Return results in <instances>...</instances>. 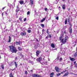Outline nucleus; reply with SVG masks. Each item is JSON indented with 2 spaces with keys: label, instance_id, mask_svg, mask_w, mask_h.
Wrapping results in <instances>:
<instances>
[{
  "label": "nucleus",
  "instance_id": "nucleus-1",
  "mask_svg": "<svg viewBox=\"0 0 77 77\" xmlns=\"http://www.w3.org/2000/svg\"><path fill=\"white\" fill-rule=\"evenodd\" d=\"M9 48L11 52L13 53H17V52L18 50L16 49V48L13 45L9 46Z\"/></svg>",
  "mask_w": 77,
  "mask_h": 77
},
{
  "label": "nucleus",
  "instance_id": "nucleus-2",
  "mask_svg": "<svg viewBox=\"0 0 77 77\" xmlns=\"http://www.w3.org/2000/svg\"><path fill=\"white\" fill-rule=\"evenodd\" d=\"M69 39V37L68 36H66L65 37L64 40L63 41V44H65L66 42V41Z\"/></svg>",
  "mask_w": 77,
  "mask_h": 77
},
{
  "label": "nucleus",
  "instance_id": "nucleus-3",
  "mask_svg": "<svg viewBox=\"0 0 77 77\" xmlns=\"http://www.w3.org/2000/svg\"><path fill=\"white\" fill-rule=\"evenodd\" d=\"M42 57H40L38 58L36 60L37 61V62H41V61H42Z\"/></svg>",
  "mask_w": 77,
  "mask_h": 77
},
{
  "label": "nucleus",
  "instance_id": "nucleus-4",
  "mask_svg": "<svg viewBox=\"0 0 77 77\" xmlns=\"http://www.w3.org/2000/svg\"><path fill=\"white\" fill-rule=\"evenodd\" d=\"M32 76L33 77H41V76L40 75H38L36 74H34Z\"/></svg>",
  "mask_w": 77,
  "mask_h": 77
},
{
  "label": "nucleus",
  "instance_id": "nucleus-5",
  "mask_svg": "<svg viewBox=\"0 0 77 77\" xmlns=\"http://www.w3.org/2000/svg\"><path fill=\"white\" fill-rule=\"evenodd\" d=\"M63 38V37L61 36L59 37V39L60 41H61V43H63V41H64V39L63 38Z\"/></svg>",
  "mask_w": 77,
  "mask_h": 77
},
{
  "label": "nucleus",
  "instance_id": "nucleus-6",
  "mask_svg": "<svg viewBox=\"0 0 77 77\" xmlns=\"http://www.w3.org/2000/svg\"><path fill=\"white\" fill-rule=\"evenodd\" d=\"M41 53V51H37L36 52V56L38 57L39 55V54Z\"/></svg>",
  "mask_w": 77,
  "mask_h": 77
},
{
  "label": "nucleus",
  "instance_id": "nucleus-7",
  "mask_svg": "<svg viewBox=\"0 0 77 77\" xmlns=\"http://www.w3.org/2000/svg\"><path fill=\"white\" fill-rule=\"evenodd\" d=\"M55 69L57 72H59V69L57 66H56L55 68Z\"/></svg>",
  "mask_w": 77,
  "mask_h": 77
},
{
  "label": "nucleus",
  "instance_id": "nucleus-8",
  "mask_svg": "<svg viewBox=\"0 0 77 77\" xmlns=\"http://www.w3.org/2000/svg\"><path fill=\"white\" fill-rule=\"evenodd\" d=\"M20 34L22 36H26V35H27V33H26V32H21L20 33Z\"/></svg>",
  "mask_w": 77,
  "mask_h": 77
},
{
  "label": "nucleus",
  "instance_id": "nucleus-9",
  "mask_svg": "<svg viewBox=\"0 0 77 77\" xmlns=\"http://www.w3.org/2000/svg\"><path fill=\"white\" fill-rule=\"evenodd\" d=\"M20 11V8H19V7H18V6H17V9L16 10V12H18V11Z\"/></svg>",
  "mask_w": 77,
  "mask_h": 77
},
{
  "label": "nucleus",
  "instance_id": "nucleus-10",
  "mask_svg": "<svg viewBox=\"0 0 77 77\" xmlns=\"http://www.w3.org/2000/svg\"><path fill=\"white\" fill-rule=\"evenodd\" d=\"M41 64H42L43 65H47V62H43L42 63H40Z\"/></svg>",
  "mask_w": 77,
  "mask_h": 77
},
{
  "label": "nucleus",
  "instance_id": "nucleus-11",
  "mask_svg": "<svg viewBox=\"0 0 77 77\" xmlns=\"http://www.w3.org/2000/svg\"><path fill=\"white\" fill-rule=\"evenodd\" d=\"M70 60H71V61H72V62H74V61H75V59L74 58L70 57Z\"/></svg>",
  "mask_w": 77,
  "mask_h": 77
},
{
  "label": "nucleus",
  "instance_id": "nucleus-12",
  "mask_svg": "<svg viewBox=\"0 0 77 77\" xmlns=\"http://www.w3.org/2000/svg\"><path fill=\"white\" fill-rule=\"evenodd\" d=\"M9 40L8 41V42H11V40H12V38L10 36H9Z\"/></svg>",
  "mask_w": 77,
  "mask_h": 77
},
{
  "label": "nucleus",
  "instance_id": "nucleus-13",
  "mask_svg": "<svg viewBox=\"0 0 77 77\" xmlns=\"http://www.w3.org/2000/svg\"><path fill=\"white\" fill-rule=\"evenodd\" d=\"M17 49L19 51H22V50H23V49L21 47H18Z\"/></svg>",
  "mask_w": 77,
  "mask_h": 77
},
{
  "label": "nucleus",
  "instance_id": "nucleus-14",
  "mask_svg": "<svg viewBox=\"0 0 77 77\" xmlns=\"http://www.w3.org/2000/svg\"><path fill=\"white\" fill-rule=\"evenodd\" d=\"M5 15H7V11H5L4 12L2 13V17H3V15H5Z\"/></svg>",
  "mask_w": 77,
  "mask_h": 77
},
{
  "label": "nucleus",
  "instance_id": "nucleus-15",
  "mask_svg": "<svg viewBox=\"0 0 77 77\" xmlns=\"http://www.w3.org/2000/svg\"><path fill=\"white\" fill-rule=\"evenodd\" d=\"M46 19V17H45V18H43V19H42V20L40 22L41 23H43V22L44 21H45Z\"/></svg>",
  "mask_w": 77,
  "mask_h": 77
},
{
  "label": "nucleus",
  "instance_id": "nucleus-16",
  "mask_svg": "<svg viewBox=\"0 0 77 77\" xmlns=\"http://www.w3.org/2000/svg\"><path fill=\"white\" fill-rule=\"evenodd\" d=\"M51 46L52 47V48H55V45L53 43H51Z\"/></svg>",
  "mask_w": 77,
  "mask_h": 77
},
{
  "label": "nucleus",
  "instance_id": "nucleus-17",
  "mask_svg": "<svg viewBox=\"0 0 77 77\" xmlns=\"http://www.w3.org/2000/svg\"><path fill=\"white\" fill-rule=\"evenodd\" d=\"M69 33H70V34H71L72 32V28H69Z\"/></svg>",
  "mask_w": 77,
  "mask_h": 77
},
{
  "label": "nucleus",
  "instance_id": "nucleus-18",
  "mask_svg": "<svg viewBox=\"0 0 77 77\" xmlns=\"http://www.w3.org/2000/svg\"><path fill=\"white\" fill-rule=\"evenodd\" d=\"M16 45H20V41L16 42Z\"/></svg>",
  "mask_w": 77,
  "mask_h": 77
},
{
  "label": "nucleus",
  "instance_id": "nucleus-19",
  "mask_svg": "<svg viewBox=\"0 0 77 77\" xmlns=\"http://www.w3.org/2000/svg\"><path fill=\"white\" fill-rule=\"evenodd\" d=\"M68 74H69V72H67L65 73L64 74V75H63V77H65V76H67V75H68Z\"/></svg>",
  "mask_w": 77,
  "mask_h": 77
},
{
  "label": "nucleus",
  "instance_id": "nucleus-20",
  "mask_svg": "<svg viewBox=\"0 0 77 77\" xmlns=\"http://www.w3.org/2000/svg\"><path fill=\"white\" fill-rule=\"evenodd\" d=\"M19 3L21 5H23L24 3V1H19Z\"/></svg>",
  "mask_w": 77,
  "mask_h": 77
},
{
  "label": "nucleus",
  "instance_id": "nucleus-21",
  "mask_svg": "<svg viewBox=\"0 0 77 77\" xmlns=\"http://www.w3.org/2000/svg\"><path fill=\"white\" fill-rule=\"evenodd\" d=\"M30 2L31 3V5H33V0H30Z\"/></svg>",
  "mask_w": 77,
  "mask_h": 77
},
{
  "label": "nucleus",
  "instance_id": "nucleus-22",
  "mask_svg": "<svg viewBox=\"0 0 77 77\" xmlns=\"http://www.w3.org/2000/svg\"><path fill=\"white\" fill-rule=\"evenodd\" d=\"M9 77H14L13 75H12V72H11L9 75Z\"/></svg>",
  "mask_w": 77,
  "mask_h": 77
},
{
  "label": "nucleus",
  "instance_id": "nucleus-23",
  "mask_svg": "<svg viewBox=\"0 0 77 77\" xmlns=\"http://www.w3.org/2000/svg\"><path fill=\"white\" fill-rule=\"evenodd\" d=\"M73 56L74 57H77V52H75V53L74 54Z\"/></svg>",
  "mask_w": 77,
  "mask_h": 77
},
{
  "label": "nucleus",
  "instance_id": "nucleus-24",
  "mask_svg": "<svg viewBox=\"0 0 77 77\" xmlns=\"http://www.w3.org/2000/svg\"><path fill=\"white\" fill-rule=\"evenodd\" d=\"M41 26L42 27V28H44V27L45 26V25L43 24H40Z\"/></svg>",
  "mask_w": 77,
  "mask_h": 77
},
{
  "label": "nucleus",
  "instance_id": "nucleus-25",
  "mask_svg": "<svg viewBox=\"0 0 77 77\" xmlns=\"http://www.w3.org/2000/svg\"><path fill=\"white\" fill-rule=\"evenodd\" d=\"M62 8L63 9H65V5H63Z\"/></svg>",
  "mask_w": 77,
  "mask_h": 77
},
{
  "label": "nucleus",
  "instance_id": "nucleus-26",
  "mask_svg": "<svg viewBox=\"0 0 77 77\" xmlns=\"http://www.w3.org/2000/svg\"><path fill=\"white\" fill-rule=\"evenodd\" d=\"M14 63L15 64V66L16 68H17V62H16V61L14 62Z\"/></svg>",
  "mask_w": 77,
  "mask_h": 77
},
{
  "label": "nucleus",
  "instance_id": "nucleus-27",
  "mask_svg": "<svg viewBox=\"0 0 77 77\" xmlns=\"http://www.w3.org/2000/svg\"><path fill=\"white\" fill-rule=\"evenodd\" d=\"M69 25H70V26L69 28H72V24H71V23H69Z\"/></svg>",
  "mask_w": 77,
  "mask_h": 77
},
{
  "label": "nucleus",
  "instance_id": "nucleus-28",
  "mask_svg": "<svg viewBox=\"0 0 77 77\" xmlns=\"http://www.w3.org/2000/svg\"><path fill=\"white\" fill-rule=\"evenodd\" d=\"M67 21L69 23H70V18L69 17L68 18Z\"/></svg>",
  "mask_w": 77,
  "mask_h": 77
},
{
  "label": "nucleus",
  "instance_id": "nucleus-29",
  "mask_svg": "<svg viewBox=\"0 0 77 77\" xmlns=\"http://www.w3.org/2000/svg\"><path fill=\"white\" fill-rule=\"evenodd\" d=\"M1 67L2 69H4V68H5V67H4V65H1Z\"/></svg>",
  "mask_w": 77,
  "mask_h": 77
},
{
  "label": "nucleus",
  "instance_id": "nucleus-30",
  "mask_svg": "<svg viewBox=\"0 0 77 77\" xmlns=\"http://www.w3.org/2000/svg\"><path fill=\"white\" fill-rule=\"evenodd\" d=\"M48 30H49V29H47V30H46V33H47V34L48 35H49V33H48L49 32H48Z\"/></svg>",
  "mask_w": 77,
  "mask_h": 77
},
{
  "label": "nucleus",
  "instance_id": "nucleus-31",
  "mask_svg": "<svg viewBox=\"0 0 77 77\" xmlns=\"http://www.w3.org/2000/svg\"><path fill=\"white\" fill-rule=\"evenodd\" d=\"M19 20L20 21V22H22V18L21 17H19Z\"/></svg>",
  "mask_w": 77,
  "mask_h": 77
},
{
  "label": "nucleus",
  "instance_id": "nucleus-32",
  "mask_svg": "<svg viewBox=\"0 0 77 77\" xmlns=\"http://www.w3.org/2000/svg\"><path fill=\"white\" fill-rule=\"evenodd\" d=\"M54 72H52L51 73L50 75H52V76H53V75H54Z\"/></svg>",
  "mask_w": 77,
  "mask_h": 77
},
{
  "label": "nucleus",
  "instance_id": "nucleus-33",
  "mask_svg": "<svg viewBox=\"0 0 77 77\" xmlns=\"http://www.w3.org/2000/svg\"><path fill=\"white\" fill-rule=\"evenodd\" d=\"M25 74H26V75H27V74H28V72H27V71L25 70Z\"/></svg>",
  "mask_w": 77,
  "mask_h": 77
},
{
  "label": "nucleus",
  "instance_id": "nucleus-34",
  "mask_svg": "<svg viewBox=\"0 0 77 77\" xmlns=\"http://www.w3.org/2000/svg\"><path fill=\"white\" fill-rule=\"evenodd\" d=\"M61 75V73H58L57 74V76H59V75Z\"/></svg>",
  "mask_w": 77,
  "mask_h": 77
},
{
  "label": "nucleus",
  "instance_id": "nucleus-35",
  "mask_svg": "<svg viewBox=\"0 0 77 77\" xmlns=\"http://www.w3.org/2000/svg\"><path fill=\"white\" fill-rule=\"evenodd\" d=\"M67 24V19H66L65 21V24Z\"/></svg>",
  "mask_w": 77,
  "mask_h": 77
},
{
  "label": "nucleus",
  "instance_id": "nucleus-36",
  "mask_svg": "<svg viewBox=\"0 0 77 77\" xmlns=\"http://www.w3.org/2000/svg\"><path fill=\"white\" fill-rule=\"evenodd\" d=\"M63 60V59H62V57H61L60 60H59L60 62H61V61H62V60Z\"/></svg>",
  "mask_w": 77,
  "mask_h": 77
},
{
  "label": "nucleus",
  "instance_id": "nucleus-37",
  "mask_svg": "<svg viewBox=\"0 0 77 77\" xmlns=\"http://www.w3.org/2000/svg\"><path fill=\"white\" fill-rule=\"evenodd\" d=\"M27 32L28 33H30L31 32V30L29 29V30H28Z\"/></svg>",
  "mask_w": 77,
  "mask_h": 77
},
{
  "label": "nucleus",
  "instance_id": "nucleus-38",
  "mask_svg": "<svg viewBox=\"0 0 77 77\" xmlns=\"http://www.w3.org/2000/svg\"><path fill=\"white\" fill-rule=\"evenodd\" d=\"M45 11H48V9L47 8H45Z\"/></svg>",
  "mask_w": 77,
  "mask_h": 77
},
{
  "label": "nucleus",
  "instance_id": "nucleus-39",
  "mask_svg": "<svg viewBox=\"0 0 77 77\" xmlns=\"http://www.w3.org/2000/svg\"><path fill=\"white\" fill-rule=\"evenodd\" d=\"M27 15H29L30 14V11H28V12H27Z\"/></svg>",
  "mask_w": 77,
  "mask_h": 77
},
{
  "label": "nucleus",
  "instance_id": "nucleus-40",
  "mask_svg": "<svg viewBox=\"0 0 77 77\" xmlns=\"http://www.w3.org/2000/svg\"><path fill=\"white\" fill-rule=\"evenodd\" d=\"M56 19L57 20H59V17L57 16L56 18Z\"/></svg>",
  "mask_w": 77,
  "mask_h": 77
},
{
  "label": "nucleus",
  "instance_id": "nucleus-41",
  "mask_svg": "<svg viewBox=\"0 0 77 77\" xmlns=\"http://www.w3.org/2000/svg\"><path fill=\"white\" fill-rule=\"evenodd\" d=\"M26 20H27V18H26L23 19V21H26Z\"/></svg>",
  "mask_w": 77,
  "mask_h": 77
},
{
  "label": "nucleus",
  "instance_id": "nucleus-42",
  "mask_svg": "<svg viewBox=\"0 0 77 77\" xmlns=\"http://www.w3.org/2000/svg\"><path fill=\"white\" fill-rule=\"evenodd\" d=\"M66 71V70H65V71H63L61 72V73H60V74H63V72H65Z\"/></svg>",
  "mask_w": 77,
  "mask_h": 77
},
{
  "label": "nucleus",
  "instance_id": "nucleus-43",
  "mask_svg": "<svg viewBox=\"0 0 77 77\" xmlns=\"http://www.w3.org/2000/svg\"><path fill=\"white\" fill-rule=\"evenodd\" d=\"M44 31H45V30L44 29H43L42 30V33H44Z\"/></svg>",
  "mask_w": 77,
  "mask_h": 77
},
{
  "label": "nucleus",
  "instance_id": "nucleus-44",
  "mask_svg": "<svg viewBox=\"0 0 77 77\" xmlns=\"http://www.w3.org/2000/svg\"><path fill=\"white\" fill-rule=\"evenodd\" d=\"M57 60H59V56L57 57Z\"/></svg>",
  "mask_w": 77,
  "mask_h": 77
},
{
  "label": "nucleus",
  "instance_id": "nucleus-45",
  "mask_svg": "<svg viewBox=\"0 0 77 77\" xmlns=\"http://www.w3.org/2000/svg\"><path fill=\"white\" fill-rule=\"evenodd\" d=\"M15 60H17V59H18V57H16L15 58Z\"/></svg>",
  "mask_w": 77,
  "mask_h": 77
},
{
  "label": "nucleus",
  "instance_id": "nucleus-46",
  "mask_svg": "<svg viewBox=\"0 0 77 77\" xmlns=\"http://www.w3.org/2000/svg\"><path fill=\"white\" fill-rule=\"evenodd\" d=\"M29 63H32V62L30 60H29Z\"/></svg>",
  "mask_w": 77,
  "mask_h": 77
},
{
  "label": "nucleus",
  "instance_id": "nucleus-47",
  "mask_svg": "<svg viewBox=\"0 0 77 77\" xmlns=\"http://www.w3.org/2000/svg\"><path fill=\"white\" fill-rule=\"evenodd\" d=\"M75 67H77V63L75 65Z\"/></svg>",
  "mask_w": 77,
  "mask_h": 77
},
{
  "label": "nucleus",
  "instance_id": "nucleus-48",
  "mask_svg": "<svg viewBox=\"0 0 77 77\" xmlns=\"http://www.w3.org/2000/svg\"><path fill=\"white\" fill-rule=\"evenodd\" d=\"M74 65H75V63H76V61L74 62Z\"/></svg>",
  "mask_w": 77,
  "mask_h": 77
},
{
  "label": "nucleus",
  "instance_id": "nucleus-49",
  "mask_svg": "<svg viewBox=\"0 0 77 77\" xmlns=\"http://www.w3.org/2000/svg\"><path fill=\"white\" fill-rule=\"evenodd\" d=\"M64 33H65V34H66V31H64Z\"/></svg>",
  "mask_w": 77,
  "mask_h": 77
},
{
  "label": "nucleus",
  "instance_id": "nucleus-50",
  "mask_svg": "<svg viewBox=\"0 0 77 77\" xmlns=\"http://www.w3.org/2000/svg\"><path fill=\"white\" fill-rule=\"evenodd\" d=\"M48 38H49V37H48V36H46V38L47 39H48Z\"/></svg>",
  "mask_w": 77,
  "mask_h": 77
},
{
  "label": "nucleus",
  "instance_id": "nucleus-51",
  "mask_svg": "<svg viewBox=\"0 0 77 77\" xmlns=\"http://www.w3.org/2000/svg\"><path fill=\"white\" fill-rule=\"evenodd\" d=\"M49 36L50 38L51 37V35H49Z\"/></svg>",
  "mask_w": 77,
  "mask_h": 77
},
{
  "label": "nucleus",
  "instance_id": "nucleus-52",
  "mask_svg": "<svg viewBox=\"0 0 77 77\" xmlns=\"http://www.w3.org/2000/svg\"><path fill=\"white\" fill-rule=\"evenodd\" d=\"M36 41H37V42H38V41H39V40H38V39L36 38Z\"/></svg>",
  "mask_w": 77,
  "mask_h": 77
},
{
  "label": "nucleus",
  "instance_id": "nucleus-53",
  "mask_svg": "<svg viewBox=\"0 0 77 77\" xmlns=\"http://www.w3.org/2000/svg\"><path fill=\"white\" fill-rule=\"evenodd\" d=\"M5 8V7H3V8H2V10H3V9H4Z\"/></svg>",
  "mask_w": 77,
  "mask_h": 77
},
{
  "label": "nucleus",
  "instance_id": "nucleus-54",
  "mask_svg": "<svg viewBox=\"0 0 77 77\" xmlns=\"http://www.w3.org/2000/svg\"><path fill=\"white\" fill-rule=\"evenodd\" d=\"M30 71H31V72H32H32H33V70H30Z\"/></svg>",
  "mask_w": 77,
  "mask_h": 77
},
{
  "label": "nucleus",
  "instance_id": "nucleus-55",
  "mask_svg": "<svg viewBox=\"0 0 77 77\" xmlns=\"http://www.w3.org/2000/svg\"><path fill=\"white\" fill-rule=\"evenodd\" d=\"M68 10L69 11H70V8H69V9H68Z\"/></svg>",
  "mask_w": 77,
  "mask_h": 77
},
{
  "label": "nucleus",
  "instance_id": "nucleus-56",
  "mask_svg": "<svg viewBox=\"0 0 77 77\" xmlns=\"http://www.w3.org/2000/svg\"><path fill=\"white\" fill-rule=\"evenodd\" d=\"M53 77V76L51 75H50V77Z\"/></svg>",
  "mask_w": 77,
  "mask_h": 77
},
{
  "label": "nucleus",
  "instance_id": "nucleus-57",
  "mask_svg": "<svg viewBox=\"0 0 77 77\" xmlns=\"http://www.w3.org/2000/svg\"><path fill=\"white\" fill-rule=\"evenodd\" d=\"M76 52H77V47L76 48Z\"/></svg>",
  "mask_w": 77,
  "mask_h": 77
},
{
  "label": "nucleus",
  "instance_id": "nucleus-58",
  "mask_svg": "<svg viewBox=\"0 0 77 77\" xmlns=\"http://www.w3.org/2000/svg\"><path fill=\"white\" fill-rule=\"evenodd\" d=\"M22 63H21L20 64V65H21V66H22Z\"/></svg>",
  "mask_w": 77,
  "mask_h": 77
},
{
  "label": "nucleus",
  "instance_id": "nucleus-59",
  "mask_svg": "<svg viewBox=\"0 0 77 77\" xmlns=\"http://www.w3.org/2000/svg\"><path fill=\"white\" fill-rule=\"evenodd\" d=\"M63 44H61V45H63Z\"/></svg>",
  "mask_w": 77,
  "mask_h": 77
},
{
  "label": "nucleus",
  "instance_id": "nucleus-60",
  "mask_svg": "<svg viewBox=\"0 0 77 77\" xmlns=\"http://www.w3.org/2000/svg\"><path fill=\"white\" fill-rule=\"evenodd\" d=\"M62 1L63 2L64 1H65V0H62Z\"/></svg>",
  "mask_w": 77,
  "mask_h": 77
},
{
  "label": "nucleus",
  "instance_id": "nucleus-61",
  "mask_svg": "<svg viewBox=\"0 0 77 77\" xmlns=\"http://www.w3.org/2000/svg\"><path fill=\"white\" fill-rule=\"evenodd\" d=\"M64 35V34L63 33V35Z\"/></svg>",
  "mask_w": 77,
  "mask_h": 77
},
{
  "label": "nucleus",
  "instance_id": "nucleus-62",
  "mask_svg": "<svg viewBox=\"0 0 77 77\" xmlns=\"http://www.w3.org/2000/svg\"><path fill=\"white\" fill-rule=\"evenodd\" d=\"M59 8H60V7H59Z\"/></svg>",
  "mask_w": 77,
  "mask_h": 77
},
{
  "label": "nucleus",
  "instance_id": "nucleus-63",
  "mask_svg": "<svg viewBox=\"0 0 77 77\" xmlns=\"http://www.w3.org/2000/svg\"><path fill=\"white\" fill-rule=\"evenodd\" d=\"M12 71H14V69L12 70Z\"/></svg>",
  "mask_w": 77,
  "mask_h": 77
},
{
  "label": "nucleus",
  "instance_id": "nucleus-64",
  "mask_svg": "<svg viewBox=\"0 0 77 77\" xmlns=\"http://www.w3.org/2000/svg\"><path fill=\"white\" fill-rule=\"evenodd\" d=\"M43 60H44V58H43Z\"/></svg>",
  "mask_w": 77,
  "mask_h": 77
}]
</instances>
